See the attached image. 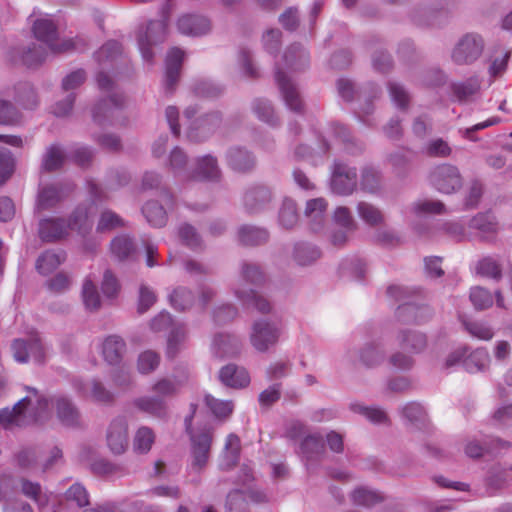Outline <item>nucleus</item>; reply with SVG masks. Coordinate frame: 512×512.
Wrapping results in <instances>:
<instances>
[{"label":"nucleus","instance_id":"31","mask_svg":"<svg viewBox=\"0 0 512 512\" xmlns=\"http://www.w3.org/2000/svg\"><path fill=\"white\" fill-rule=\"evenodd\" d=\"M508 447H510V443L501 439H494L489 444H480L478 441L472 440L466 444L465 453L471 458H479L485 453H493Z\"/></svg>","mask_w":512,"mask_h":512},{"label":"nucleus","instance_id":"13","mask_svg":"<svg viewBox=\"0 0 512 512\" xmlns=\"http://www.w3.org/2000/svg\"><path fill=\"white\" fill-rule=\"evenodd\" d=\"M8 60L12 64H23L29 68L40 65L46 57V51L41 45L33 44L25 48H13L8 52Z\"/></svg>","mask_w":512,"mask_h":512},{"label":"nucleus","instance_id":"43","mask_svg":"<svg viewBox=\"0 0 512 512\" xmlns=\"http://www.w3.org/2000/svg\"><path fill=\"white\" fill-rule=\"evenodd\" d=\"M301 451L307 459L320 458L325 454L323 437L317 433L307 435L301 442Z\"/></svg>","mask_w":512,"mask_h":512},{"label":"nucleus","instance_id":"50","mask_svg":"<svg viewBox=\"0 0 512 512\" xmlns=\"http://www.w3.org/2000/svg\"><path fill=\"white\" fill-rule=\"evenodd\" d=\"M471 229L478 230L482 235L494 234L497 232L498 224L495 217L489 213H478L469 222Z\"/></svg>","mask_w":512,"mask_h":512},{"label":"nucleus","instance_id":"63","mask_svg":"<svg viewBox=\"0 0 512 512\" xmlns=\"http://www.w3.org/2000/svg\"><path fill=\"white\" fill-rule=\"evenodd\" d=\"M65 499L68 502H73L77 507L83 508L89 505V493L86 488L80 484H73L66 492Z\"/></svg>","mask_w":512,"mask_h":512},{"label":"nucleus","instance_id":"14","mask_svg":"<svg viewBox=\"0 0 512 512\" xmlns=\"http://www.w3.org/2000/svg\"><path fill=\"white\" fill-rule=\"evenodd\" d=\"M222 123V115L220 112L207 113L204 116L196 119L194 124L188 130V138L191 141H202L209 134L214 132L220 127Z\"/></svg>","mask_w":512,"mask_h":512},{"label":"nucleus","instance_id":"42","mask_svg":"<svg viewBox=\"0 0 512 512\" xmlns=\"http://www.w3.org/2000/svg\"><path fill=\"white\" fill-rule=\"evenodd\" d=\"M81 296L87 310L97 311L101 307V298L97 286L90 276H87L83 281Z\"/></svg>","mask_w":512,"mask_h":512},{"label":"nucleus","instance_id":"62","mask_svg":"<svg viewBox=\"0 0 512 512\" xmlns=\"http://www.w3.org/2000/svg\"><path fill=\"white\" fill-rule=\"evenodd\" d=\"M178 235L184 245L191 249L202 247V239L197 230L190 224H182L179 227Z\"/></svg>","mask_w":512,"mask_h":512},{"label":"nucleus","instance_id":"4","mask_svg":"<svg viewBox=\"0 0 512 512\" xmlns=\"http://www.w3.org/2000/svg\"><path fill=\"white\" fill-rule=\"evenodd\" d=\"M170 9V1L167 0L162 7L163 19L150 21L145 30L140 28L137 34L138 47L142 58L147 62H152L154 53L152 46L162 43L167 34V17L165 16Z\"/></svg>","mask_w":512,"mask_h":512},{"label":"nucleus","instance_id":"52","mask_svg":"<svg viewBox=\"0 0 512 512\" xmlns=\"http://www.w3.org/2000/svg\"><path fill=\"white\" fill-rule=\"evenodd\" d=\"M320 251L313 245L297 243L294 247V260L301 266L310 265L320 258Z\"/></svg>","mask_w":512,"mask_h":512},{"label":"nucleus","instance_id":"26","mask_svg":"<svg viewBox=\"0 0 512 512\" xmlns=\"http://www.w3.org/2000/svg\"><path fill=\"white\" fill-rule=\"evenodd\" d=\"M110 251L116 260L128 261L132 260L136 255V246L131 237L121 234L112 239Z\"/></svg>","mask_w":512,"mask_h":512},{"label":"nucleus","instance_id":"9","mask_svg":"<svg viewBox=\"0 0 512 512\" xmlns=\"http://www.w3.org/2000/svg\"><path fill=\"white\" fill-rule=\"evenodd\" d=\"M357 187L356 168L349 167L340 161H335L331 176V189L338 195H351Z\"/></svg>","mask_w":512,"mask_h":512},{"label":"nucleus","instance_id":"1","mask_svg":"<svg viewBox=\"0 0 512 512\" xmlns=\"http://www.w3.org/2000/svg\"><path fill=\"white\" fill-rule=\"evenodd\" d=\"M26 390L29 395L18 401L12 409L0 410V426L4 428L22 427L46 416L49 410L48 398L41 395L35 388L26 387Z\"/></svg>","mask_w":512,"mask_h":512},{"label":"nucleus","instance_id":"24","mask_svg":"<svg viewBox=\"0 0 512 512\" xmlns=\"http://www.w3.org/2000/svg\"><path fill=\"white\" fill-rule=\"evenodd\" d=\"M236 297L248 308H255L259 313L268 314L272 305L267 298L253 289L245 290L240 287L234 289Z\"/></svg>","mask_w":512,"mask_h":512},{"label":"nucleus","instance_id":"28","mask_svg":"<svg viewBox=\"0 0 512 512\" xmlns=\"http://www.w3.org/2000/svg\"><path fill=\"white\" fill-rule=\"evenodd\" d=\"M220 175L221 171L216 158L207 155L198 160L197 167L190 177L197 180L215 181L220 178Z\"/></svg>","mask_w":512,"mask_h":512},{"label":"nucleus","instance_id":"16","mask_svg":"<svg viewBox=\"0 0 512 512\" xmlns=\"http://www.w3.org/2000/svg\"><path fill=\"white\" fill-rule=\"evenodd\" d=\"M275 79L287 107L294 112L301 113L303 102L296 85L279 68L276 69Z\"/></svg>","mask_w":512,"mask_h":512},{"label":"nucleus","instance_id":"3","mask_svg":"<svg viewBox=\"0 0 512 512\" xmlns=\"http://www.w3.org/2000/svg\"><path fill=\"white\" fill-rule=\"evenodd\" d=\"M33 33L39 41L47 45L52 53L83 50L86 47V42L80 38L64 39L59 42L56 25L50 19H37L33 24Z\"/></svg>","mask_w":512,"mask_h":512},{"label":"nucleus","instance_id":"49","mask_svg":"<svg viewBox=\"0 0 512 512\" xmlns=\"http://www.w3.org/2000/svg\"><path fill=\"white\" fill-rule=\"evenodd\" d=\"M142 213L147 221L154 227H162L166 224V210L157 201L146 202L142 208Z\"/></svg>","mask_w":512,"mask_h":512},{"label":"nucleus","instance_id":"37","mask_svg":"<svg viewBox=\"0 0 512 512\" xmlns=\"http://www.w3.org/2000/svg\"><path fill=\"white\" fill-rule=\"evenodd\" d=\"M62 200L58 187L54 185L43 187L37 197L35 212H42L54 208Z\"/></svg>","mask_w":512,"mask_h":512},{"label":"nucleus","instance_id":"27","mask_svg":"<svg viewBox=\"0 0 512 512\" xmlns=\"http://www.w3.org/2000/svg\"><path fill=\"white\" fill-rule=\"evenodd\" d=\"M399 346L411 354L422 352L427 345L426 336L415 330H401L397 335Z\"/></svg>","mask_w":512,"mask_h":512},{"label":"nucleus","instance_id":"32","mask_svg":"<svg viewBox=\"0 0 512 512\" xmlns=\"http://www.w3.org/2000/svg\"><path fill=\"white\" fill-rule=\"evenodd\" d=\"M238 238L242 245L258 246L268 241L269 233L263 228L243 225L239 228Z\"/></svg>","mask_w":512,"mask_h":512},{"label":"nucleus","instance_id":"61","mask_svg":"<svg viewBox=\"0 0 512 512\" xmlns=\"http://www.w3.org/2000/svg\"><path fill=\"white\" fill-rule=\"evenodd\" d=\"M411 211L416 214H442L445 213V205L438 200H419L411 205Z\"/></svg>","mask_w":512,"mask_h":512},{"label":"nucleus","instance_id":"19","mask_svg":"<svg viewBox=\"0 0 512 512\" xmlns=\"http://www.w3.org/2000/svg\"><path fill=\"white\" fill-rule=\"evenodd\" d=\"M228 166L238 173H249L256 166V157L243 147H232L226 154Z\"/></svg>","mask_w":512,"mask_h":512},{"label":"nucleus","instance_id":"12","mask_svg":"<svg viewBox=\"0 0 512 512\" xmlns=\"http://www.w3.org/2000/svg\"><path fill=\"white\" fill-rule=\"evenodd\" d=\"M38 235L43 242L54 243L69 235L66 220L61 217H47L39 221Z\"/></svg>","mask_w":512,"mask_h":512},{"label":"nucleus","instance_id":"54","mask_svg":"<svg viewBox=\"0 0 512 512\" xmlns=\"http://www.w3.org/2000/svg\"><path fill=\"white\" fill-rule=\"evenodd\" d=\"M480 89V83L476 78H470L463 82L453 83L451 90L456 99L460 102L468 100Z\"/></svg>","mask_w":512,"mask_h":512},{"label":"nucleus","instance_id":"38","mask_svg":"<svg viewBox=\"0 0 512 512\" xmlns=\"http://www.w3.org/2000/svg\"><path fill=\"white\" fill-rule=\"evenodd\" d=\"M66 158L67 155L64 153L61 146L58 144H52L47 148L43 155L42 168L47 172L56 171L63 166Z\"/></svg>","mask_w":512,"mask_h":512},{"label":"nucleus","instance_id":"22","mask_svg":"<svg viewBox=\"0 0 512 512\" xmlns=\"http://www.w3.org/2000/svg\"><path fill=\"white\" fill-rule=\"evenodd\" d=\"M132 405L139 411L146 413L154 418L165 419L168 414L166 402L160 397L142 396L135 398Z\"/></svg>","mask_w":512,"mask_h":512},{"label":"nucleus","instance_id":"25","mask_svg":"<svg viewBox=\"0 0 512 512\" xmlns=\"http://www.w3.org/2000/svg\"><path fill=\"white\" fill-rule=\"evenodd\" d=\"M126 352V343L118 335L108 336L102 344V354L107 363L118 365Z\"/></svg>","mask_w":512,"mask_h":512},{"label":"nucleus","instance_id":"36","mask_svg":"<svg viewBox=\"0 0 512 512\" xmlns=\"http://www.w3.org/2000/svg\"><path fill=\"white\" fill-rule=\"evenodd\" d=\"M351 500L355 505L371 507L383 502L384 496L377 490L367 486H359L352 491Z\"/></svg>","mask_w":512,"mask_h":512},{"label":"nucleus","instance_id":"64","mask_svg":"<svg viewBox=\"0 0 512 512\" xmlns=\"http://www.w3.org/2000/svg\"><path fill=\"white\" fill-rule=\"evenodd\" d=\"M241 278L247 283L259 285L264 282V274L259 265L243 261L241 264Z\"/></svg>","mask_w":512,"mask_h":512},{"label":"nucleus","instance_id":"57","mask_svg":"<svg viewBox=\"0 0 512 512\" xmlns=\"http://www.w3.org/2000/svg\"><path fill=\"white\" fill-rule=\"evenodd\" d=\"M477 273L499 281L502 278V268L497 260L492 257H484L477 264Z\"/></svg>","mask_w":512,"mask_h":512},{"label":"nucleus","instance_id":"34","mask_svg":"<svg viewBox=\"0 0 512 512\" xmlns=\"http://www.w3.org/2000/svg\"><path fill=\"white\" fill-rule=\"evenodd\" d=\"M88 208L85 205L77 206L70 214L66 225L69 230H75L80 235H86L91 230V224L88 217Z\"/></svg>","mask_w":512,"mask_h":512},{"label":"nucleus","instance_id":"33","mask_svg":"<svg viewBox=\"0 0 512 512\" xmlns=\"http://www.w3.org/2000/svg\"><path fill=\"white\" fill-rule=\"evenodd\" d=\"M327 202L324 198H315L307 202L305 208V216L311 221V229L318 231L324 221Z\"/></svg>","mask_w":512,"mask_h":512},{"label":"nucleus","instance_id":"45","mask_svg":"<svg viewBox=\"0 0 512 512\" xmlns=\"http://www.w3.org/2000/svg\"><path fill=\"white\" fill-rule=\"evenodd\" d=\"M402 417L417 428L425 426L427 414L423 406L418 402H409L401 409Z\"/></svg>","mask_w":512,"mask_h":512},{"label":"nucleus","instance_id":"30","mask_svg":"<svg viewBox=\"0 0 512 512\" xmlns=\"http://www.w3.org/2000/svg\"><path fill=\"white\" fill-rule=\"evenodd\" d=\"M464 357L463 366L469 373L481 372L489 367L490 355L485 348H477Z\"/></svg>","mask_w":512,"mask_h":512},{"label":"nucleus","instance_id":"56","mask_svg":"<svg viewBox=\"0 0 512 512\" xmlns=\"http://www.w3.org/2000/svg\"><path fill=\"white\" fill-rule=\"evenodd\" d=\"M469 298L478 311L488 309L493 305V297L490 291L480 286L471 288Z\"/></svg>","mask_w":512,"mask_h":512},{"label":"nucleus","instance_id":"46","mask_svg":"<svg viewBox=\"0 0 512 512\" xmlns=\"http://www.w3.org/2000/svg\"><path fill=\"white\" fill-rule=\"evenodd\" d=\"M350 409L354 413L363 415L374 424H389L390 422L387 413L379 407H368L361 403H351Z\"/></svg>","mask_w":512,"mask_h":512},{"label":"nucleus","instance_id":"39","mask_svg":"<svg viewBox=\"0 0 512 512\" xmlns=\"http://www.w3.org/2000/svg\"><path fill=\"white\" fill-rule=\"evenodd\" d=\"M359 358L364 366L373 368L384 361L385 351L379 344L368 343L360 349Z\"/></svg>","mask_w":512,"mask_h":512},{"label":"nucleus","instance_id":"59","mask_svg":"<svg viewBox=\"0 0 512 512\" xmlns=\"http://www.w3.org/2000/svg\"><path fill=\"white\" fill-rule=\"evenodd\" d=\"M205 403L217 418H228L234 409L232 401H222L211 395L205 396Z\"/></svg>","mask_w":512,"mask_h":512},{"label":"nucleus","instance_id":"20","mask_svg":"<svg viewBox=\"0 0 512 512\" xmlns=\"http://www.w3.org/2000/svg\"><path fill=\"white\" fill-rule=\"evenodd\" d=\"M220 381L227 387L234 389L245 388L250 383V376L244 367L228 364L219 371Z\"/></svg>","mask_w":512,"mask_h":512},{"label":"nucleus","instance_id":"17","mask_svg":"<svg viewBox=\"0 0 512 512\" xmlns=\"http://www.w3.org/2000/svg\"><path fill=\"white\" fill-rule=\"evenodd\" d=\"M183 59L184 51L179 48H172L167 54L164 87L168 93H173L176 88Z\"/></svg>","mask_w":512,"mask_h":512},{"label":"nucleus","instance_id":"41","mask_svg":"<svg viewBox=\"0 0 512 512\" xmlns=\"http://www.w3.org/2000/svg\"><path fill=\"white\" fill-rule=\"evenodd\" d=\"M360 187L366 193L377 194L382 189V175L373 167H365L361 172Z\"/></svg>","mask_w":512,"mask_h":512},{"label":"nucleus","instance_id":"6","mask_svg":"<svg viewBox=\"0 0 512 512\" xmlns=\"http://www.w3.org/2000/svg\"><path fill=\"white\" fill-rule=\"evenodd\" d=\"M13 359L21 364L30 360L37 364H44L47 357V348L39 335H31L29 338H17L10 345Z\"/></svg>","mask_w":512,"mask_h":512},{"label":"nucleus","instance_id":"47","mask_svg":"<svg viewBox=\"0 0 512 512\" xmlns=\"http://www.w3.org/2000/svg\"><path fill=\"white\" fill-rule=\"evenodd\" d=\"M284 60L288 67L299 70L308 64V54L300 44H292L284 53Z\"/></svg>","mask_w":512,"mask_h":512},{"label":"nucleus","instance_id":"40","mask_svg":"<svg viewBox=\"0 0 512 512\" xmlns=\"http://www.w3.org/2000/svg\"><path fill=\"white\" fill-rule=\"evenodd\" d=\"M461 323L465 331L473 338L489 341L494 337V330L487 322L463 318Z\"/></svg>","mask_w":512,"mask_h":512},{"label":"nucleus","instance_id":"35","mask_svg":"<svg viewBox=\"0 0 512 512\" xmlns=\"http://www.w3.org/2000/svg\"><path fill=\"white\" fill-rule=\"evenodd\" d=\"M356 211L360 219L371 227L381 226L385 222L383 212L372 203L360 201L357 204Z\"/></svg>","mask_w":512,"mask_h":512},{"label":"nucleus","instance_id":"5","mask_svg":"<svg viewBox=\"0 0 512 512\" xmlns=\"http://www.w3.org/2000/svg\"><path fill=\"white\" fill-rule=\"evenodd\" d=\"M197 405H190V414L185 417L184 424L185 430L190 435L191 440V454H192V467L197 470H201L206 466L210 449L212 444V432L210 429H204L199 433L194 434L192 432V421L196 413Z\"/></svg>","mask_w":512,"mask_h":512},{"label":"nucleus","instance_id":"8","mask_svg":"<svg viewBox=\"0 0 512 512\" xmlns=\"http://www.w3.org/2000/svg\"><path fill=\"white\" fill-rule=\"evenodd\" d=\"M429 180L432 186L441 193L452 194L463 184L459 169L452 164H441L430 172Z\"/></svg>","mask_w":512,"mask_h":512},{"label":"nucleus","instance_id":"29","mask_svg":"<svg viewBox=\"0 0 512 512\" xmlns=\"http://www.w3.org/2000/svg\"><path fill=\"white\" fill-rule=\"evenodd\" d=\"M240 340L236 336L218 334L213 340L214 353L217 357H232L240 351Z\"/></svg>","mask_w":512,"mask_h":512},{"label":"nucleus","instance_id":"23","mask_svg":"<svg viewBox=\"0 0 512 512\" xmlns=\"http://www.w3.org/2000/svg\"><path fill=\"white\" fill-rule=\"evenodd\" d=\"M48 401L55 404L57 416L62 424L72 427L79 425L80 413L70 399L59 396Z\"/></svg>","mask_w":512,"mask_h":512},{"label":"nucleus","instance_id":"48","mask_svg":"<svg viewBox=\"0 0 512 512\" xmlns=\"http://www.w3.org/2000/svg\"><path fill=\"white\" fill-rule=\"evenodd\" d=\"M169 300L174 309L178 311H186L193 306L195 297L192 290L179 286L170 294Z\"/></svg>","mask_w":512,"mask_h":512},{"label":"nucleus","instance_id":"55","mask_svg":"<svg viewBox=\"0 0 512 512\" xmlns=\"http://www.w3.org/2000/svg\"><path fill=\"white\" fill-rule=\"evenodd\" d=\"M154 441L155 435L153 430L147 426H142L136 431L133 446L135 451L139 453H147L150 451Z\"/></svg>","mask_w":512,"mask_h":512},{"label":"nucleus","instance_id":"51","mask_svg":"<svg viewBox=\"0 0 512 512\" xmlns=\"http://www.w3.org/2000/svg\"><path fill=\"white\" fill-rule=\"evenodd\" d=\"M278 218L280 225L286 229H291L298 223L299 215L294 200L290 198L283 200Z\"/></svg>","mask_w":512,"mask_h":512},{"label":"nucleus","instance_id":"60","mask_svg":"<svg viewBox=\"0 0 512 512\" xmlns=\"http://www.w3.org/2000/svg\"><path fill=\"white\" fill-rule=\"evenodd\" d=\"M124 225V220L118 214L112 210H104L100 214L96 229L98 232H106L123 227Z\"/></svg>","mask_w":512,"mask_h":512},{"label":"nucleus","instance_id":"11","mask_svg":"<svg viewBox=\"0 0 512 512\" xmlns=\"http://www.w3.org/2000/svg\"><path fill=\"white\" fill-rule=\"evenodd\" d=\"M107 445L112 453L122 454L128 447V423L124 417L114 418L108 426Z\"/></svg>","mask_w":512,"mask_h":512},{"label":"nucleus","instance_id":"21","mask_svg":"<svg viewBox=\"0 0 512 512\" xmlns=\"http://www.w3.org/2000/svg\"><path fill=\"white\" fill-rule=\"evenodd\" d=\"M272 200L271 190L263 185L250 188L244 196V205L249 213L263 210Z\"/></svg>","mask_w":512,"mask_h":512},{"label":"nucleus","instance_id":"15","mask_svg":"<svg viewBox=\"0 0 512 512\" xmlns=\"http://www.w3.org/2000/svg\"><path fill=\"white\" fill-rule=\"evenodd\" d=\"M123 103L124 97L120 94H113L99 101L92 111L93 121L100 126L113 124L114 113L122 107Z\"/></svg>","mask_w":512,"mask_h":512},{"label":"nucleus","instance_id":"10","mask_svg":"<svg viewBox=\"0 0 512 512\" xmlns=\"http://www.w3.org/2000/svg\"><path fill=\"white\" fill-rule=\"evenodd\" d=\"M280 330L275 323L261 319L253 323L251 343L259 352H265L274 346L279 339Z\"/></svg>","mask_w":512,"mask_h":512},{"label":"nucleus","instance_id":"18","mask_svg":"<svg viewBox=\"0 0 512 512\" xmlns=\"http://www.w3.org/2000/svg\"><path fill=\"white\" fill-rule=\"evenodd\" d=\"M178 31L183 35L201 36L211 29L210 20L199 14H184L177 21Z\"/></svg>","mask_w":512,"mask_h":512},{"label":"nucleus","instance_id":"2","mask_svg":"<svg viewBox=\"0 0 512 512\" xmlns=\"http://www.w3.org/2000/svg\"><path fill=\"white\" fill-rule=\"evenodd\" d=\"M421 293L419 289H412L401 285H390L387 294L397 302H401L396 310V317L401 322H422L431 314L428 306H419L411 301L414 296Z\"/></svg>","mask_w":512,"mask_h":512},{"label":"nucleus","instance_id":"7","mask_svg":"<svg viewBox=\"0 0 512 512\" xmlns=\"http://www.w3.org/2000/svg\"><path fill=\"white\" fill-rule=\"evenodd\" d=\"M485 41L478 33H466L456 42L451 51V60L456 65H471L483 54Z\"/></svg>","mask_w":512,"mask_h":512},{"label":"nucleus","instance_id":"58","mask_svg":"<svg viewBox=\"0 0 512 512\" xmlns=\"http://www.w3.org/2000/svg\"><path fill=\"white\" fill-rule=\"evenodd\" d=\"M226 512H249L246 492L233 490L227 495Z\"/></svg>","mask_w":512,"mask_h":512},{"label":"nucleus","instance_id":"44","mask_svg":"<svg viewBox=\"0 0 512 512\" xmlns=\"http://www.w3.org/2000/svg\"><path fill=\"white\" fill-rule=\"evenodd\" d=\"M64 259V254L47 250L37 258L36 269L40 274L48 275L52 273Z\"/></svg>","mask_w":512,"mask_h":512},{"label":"nucleus","instance_id":"53","mask_svg":"<svg viewBox=\"0 0 512 512\" xmlns=\"http://www.w3.org/2000/svg\"><path fill=\"white\" fill-rule=\"evenodd\" d=\"M252 110L259 120L271 126L278 124V118L275 116L273 106L268 100L262 98L255 99L252 102Z\"/></svg>","mask_w":512,"mask_h":512}]
</instances>
